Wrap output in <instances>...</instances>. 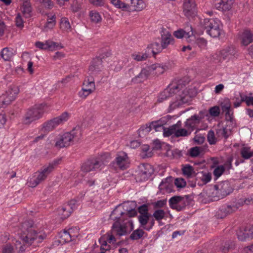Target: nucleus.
<instances>
[{"instance_id":"28","label":"nucleus","mask_w":253,"mask_h":253,"mask_svg":"<svg viewBox=\"0 0 253 253\" xmlns=\"http://www.w3.org/2000/svg\"><path fill=\"white\" fill-rule=\"evenodd\" d=\"M234 0H220L216 4V7L222 11H228L231 8Z\"/></svg>"},{"instance_id":"47","label":"nucleus","mask_w":253,"mask_h":253,"mask_svg":"<svg viewBox=\"0 0 253 253\" xmlns=\"http://www.w3.org/2000/svg\"><path fill=\"white\" fill-rule=\"evenodd\" d=\"M165 211L163 210H157L154 212L153 216L156 220L160 221L165 217Z\"/></svg>"},{"instance_id":"25","label":"nucleus","mask_w":253,"mask_h":253,"mask_svg":"<svg viewBox=\"0 0 253 253\" xmlns=\"http://www.w3.org/2000/svg\"><path fill=\"white\" fill-rule=\"evenodd\" d=\"M22 5L21 7V12L26 18L32 16L33 8L29 0H22Z\"/></svg>"},{"instance_id":"24","label":"nucleus","mask_w":253,"mask_h":253,"mask_svg":"<svg viewBox=\"0 0 253 253\" xmlns=\"http://www.w3.org/2000/svg\"><path fill=\"white\" fill-rule=\"evenodd\" d=\"M112 231L113 233L119 236L125 235L127 233L126 227L125 224H121L120 221H116L113 224Z\"/></svg>"},{"instance_id":"5","label":"nucleus","mask_w":253,"mask_h":253,"mask_svg":"<svg viewBox=\"0 0 253 253\" xmlns=\"http://www.w3.org/2000/svg\"><path fill=\"white\" fill-rule=\"evenodd\" d=\"M203 26L206 32L211 37L217 38L221 33V24L217 19L205 18Z\"/></svg>"},{"instance_id":"33","label":"nucleus","mask_w":253,"mask_h":253,"mask_svg":"<svg viewBox=\"0 0 253 253\" xmlns=\"http://www.w3.org/2000/svg\"><path fill=\"white\" fill-rule=\"evenodd\" d=\"M47 19L45 25L44 26L43 30L47 31L48 29H52L56 24V16L55 15H51L47 14Z\"/></svg>"},{"instance_id":"15","label":"nucleus","mask_w":253,"mask_h":253,"mask_svg":"<svg viewBox=\"0 0 253 253\" xmlns=\"http://www.w3.org/2000/svg\"><path fill=\"white\" fill-rule=\"evenodd\" d=\"M204 118V115L203 112L201 111L199 115H194L187 119L184 123V126L192 132L196 128Z\"/></svg>"},{"instance_id":"49","label":"nucleus","mask_w":253,"mask_h":253,"mask_svg":"<svg viewBox=\"0 0 253 253\" xmlns=\"http://www.w3.org/2000/svg\"><path fill=\"white\" fill-rule=\"evenodd\" d=\"M77 204V201L75 199L71 200L68 204L65 205L61 208V210L65 211L66 210H69V209L73 211L76 208Z\"/></svg>"},{"instance_id":"48","label":"nucleus","mask_w":253,"mask_h":253,"mask_svg":"<svg viewBox=\"0 0 253 253\" xmlns=\"http://www.w3.org/2000/svg\"><path fill=\"white\" fill-rule=\"evenodd\" d=\"M60 26V28L63 31H67L71 28L70 23L66 18H62L61 19Z\"/></svg>"},{"instance_id":"9","label":"nucleus","mask_w":253,"mask_h":253,"mask_svg":"<svg viewBox=\"0 0 253 253\" xmlns=\"http://www.w3.org/2000/svg\"><path fill=\"white\" fill-rule=\"evenodd\" d=\"M78 139L75 130H73L60 135L56 141L55 146L59 148L66 147L73 144L74 141Z\"/></svg>"},{"instance_id":"14","label":"nucleus","mask_w":253,"mask_h":253,"mask_svg":"<svg viewBox=\"0 0 253 253\" xmlns=\"http://www.w3.org/2000/svg\"><path fill=\"white\" fill-rule=\"evenodd\" d=\"M113 164L116 165L121 169H126L129 165V159L127 154L124 152L118 153Z\"/></svg>"},{"instance_id":"57","label":"nucleus","mask_w":253,"mask_h":253,"mask_svg":"<svg viewBox=\"0 0 253 253\" xmlns=\"http://www.w3.org/2000/svg\"><path fill=\"white\" fill-rule=\"evenodd\" d=\"M139 215L148 214V206L147 204H143L138 208Z\"/></svg>"},{"instance_id":"29","label":"nucleus","mask_w":253,"mask_h":253,"mask_svg":"<svg viewBox=\"0 0 253 253\" xmlns=\"http://www.w3.org/2000/svg\"><path fill=\"white\" fill-rule=\"evenodd\" d=\"M15 52L12 48L4 47L0 52V56L4 61H9L14 55Z\"/></svg>"},{"instance_id":"23","label":"nucleus","mask_w":253,"mask_h":253,"mask_svg":"<svg viewBox=\"0 0 253 253\" xmlns=\"http://www.w3.org/2000/svg\"><path fill=\"white\" fill-rule=\"evenodd\" d=\"M235 53V49L233 46H227L220 51L219 56L223 60H229Z\"/></svg>"},{"instance_id":"26","label":"nucleus","mask_w":253,"mask_h":253,"mask_svg":"<svg viewBox=\"0 0 253 253\" xmlns=\"http://www.w3.org/2000/svg\"><path fill=\"white\" fill-rule=\"evenodd\" d=\"M35 45L37 47L43 50H54L56 48H58L59 45L58 43L50 41H46L45 43L37 42Z\"/></svg>"},{"instance_id":"2","label":"nucleus","mask_w":253,"mask_h":253,"mask_svg":"<svg viewBox=\"0 0 253 253\" xmlns=\"http://www.w3.org/2000/svg\"><path fill=\"white\" fill-rule=\"evenodd\" d=\"M59 161H54L48 166H44L41 169L35 172L33 176L28 181L31 187H35L41 182L44 181L47 176L53 170L55 167L58 164Z\"/></svg>"},{"instance_id":"38","label":"nucleus","mask_w":253,"mask_h":253,"mask_svg":"<svg viewBox=\"0 0 253 253\" xmlns=\"http://www.w3.org/2000/svg\"><path fill=\"white\" fill-rule=\"evenodd\" d=\"M145 232L141 229L134 230L130 235V239L132 240H137L141 239L145 234Z\"/></svg>"},{"instance_id":"56","label":"nucleus","mask_w":253,"mask_h":253,"mask_svg":"<svg viewBox=\"0 0 253 253\" xmlns=\"http://www.w3.org/2000/svg\"><path fill=\"white\" fill-rule=\"evenodd\" d=\"M225 170V168L223 166H218L213 170V174L216 177L218 178L222 175Z\"/></svg>"},{"instance_id":"21","label":"nucleus","mask_w":253,"mask_h":253,"mask_svg":"<svg viewBox=\"0 0 253 253\" xmlns=\"http://www.w3.org/2000/svg\"><path fill=\"white\" fill-rule=\"evenodd\" d=\"M102 61L99 57L94 58L89 67V72L92 75L98 74L102 68Z\"/></svg>"},{"instance_id":"43","label":"nucleus","mask_w":253,"mask_h":253,"mask_svg":"<svg viewBox=\"0 0 253 253\" xmlns=\"http://www.w3.org/2000/svg\"><path fill=\"white\" fill-rule=\"evenodd\" d=\"M60 238L61 243H68L72 241L71 236L67 231H64L61 233Z\"/></svg>"},{"instance_id":"62","label":"nucleus","mask_w":253,"mask_h":253,"mask_svg":"<svg viewBox=\"0 0 253 253\" xmlns=\"http://www.w3.org/2000/svg\"><path fill=\"white\" fill-rule=\"evenodd\" d=\"M167 200H161L157 201V202L153 203V206L154 208H161L164 207L165 205H166Z\"/></svg>"},{"instance_id":"18","label":"nucleus","mask_w":253,"mask_h":253,"mask_svg":"<svg viewBox=\"0 0 253 253\" xmlns=\"http://www.w3.org/2000/svg\"><path fill=\"white\" fill-rule=\"evenodd\" d=\"M151 75L149 67H146L142 69L139 74L131 79V82L133 84L143 83L147 80Z\"/></svg>"},{"instance_id":"53","label":"nucleus","mask_w":253,"mask_h":253,"mask_svg":"<svg viewBox=\"0 0 253 253\" xmlns=\"http://www.w3.org/2000/svg\"><path fill=\"white\" fill-rule=\"evenodd\" d=\"M207 138L208 142L210 144H214L216 143V141L214 136V132L213 130L211 129L210 131H209L207 135Z\"/></svg>"},{"instance_id":"60","label":"nucleus","mask_w":253,"mask_h":253,"mask_svg":"<svg viewBox=\"0 0 253 253\" xmlns=\"http://www.w3.org/2000/svg\"><path fill=\"white\" fill-rule=\"evenodd\" d=\"M15 24L17 27L23 28V21L20 13H18L15 18Z\"/></svg>"},{"instance_id":"37","label":"nucleus","mask_w":253,"mask_h":253,"mask_svg":"<svg viewBox=\"0 0 253 253\" xmlns=\"http://www.w3.org/2000/svg\"><path fill=\"white\" fill-rule=\"evenodd\" d=\"M151 130V125L150 124H147L145 126H141L138 130V135L141 137H143L148 134Z\"/></svg>"},{"instance_id":"51","label":"nucleus","mask_w":253,"mask_h":253,"mask_svg":"<svg viewBox=\"0 0 253 253\" xmlns=\"http://www.w3.org/2000/svg\"><path fill=\"white\" fill-rule=\"evenodd\" d=\"M14 249L12 245L6 244L3 245L1 249V253H14Z\"/></svg>"},{"instance_id":"3","label":"nucleus","mask_w":253,"mask_h":253,"mask_svg":"<svg viewBox=\"0 0 253 253\" xmlns=\"http://www.w3.org/2000/svg\"><path fill=\"white\" fill-rule=\"evenodd\" d=\"M45 237L44 234H42L40 231L38 232L34 227L28 228L27 233L22 235L21 238L25 244L20 247L19 252L22 253L24 252L25 246L32 245L35 240H36L38 243L42 242Z\"/></svg>"},{"instance_id":"12","label":"nucleus","mask_w":253,"mask_h":253,"mask_svg":"<svg viewBox=\"0 0 253 253\" xmlns=\"http://www.w3.org/2000/svg\"><path fill=\"white\" fill-rule=\"evenodd\" d=\"M214 187L215 190V194H216L217 200L223 198L233 191L229 182L227 181L221 182L217 185H215Z\"/></svg>"},{"instance_id":"45","label":"nucleus","mask_w":253,"mask_h":253,"mask_svg":"<svg viewBox=\"0 0 253 253\" xmlns=\"http://www.w3.org/2000/svg\"><path fill=\"white\" fill-rule=\"evenodd\" d=\"M191 132L187 128H179L175 134V137L187 136L191 134Z\"/></svg>"},{"instance_id":"8","label":"nucleus","mask_w":253,"mask_h":253,"mask_svg":"<svg viewBox=\"0 0 253 253\" xmlns=\"http://www.w3.org/2000/svg\"><path fill=\"white\" fill-rule=\"evenodd\" d=\"M19 89L17 86H10L6 92L0 96V107L5 108L10 104L16 98L19 93Z\"/></svg>"},{"instance_id":"54","label":"nucleus","mask_w":253,"mask_h":253,"mask_svg":"<svg viewBox=\"0 0 253 253\" xmlns=\"http://www.w3.org/2000/svg\"><path fill=\"white\" fill-rule=\"evenodd\" d=\"M94 89L89 88H83L82 90L79 92V95L83 98H86L89 94L91 93Z\"/></svg>"},{"instance_id":"55","label":"nucleus","mask_w":253,"mask_h":253,"mask_svg":"<svg viewBox=\"0 0 253 253\" xmlns=\"http://www.w3.org/2000/svg\"><path fill=\"white\" fill-rule=\"evenodd\" d=\"M220 109L217 106L211 107L209 109V113L212 117H218L220 114Z\"/></svg>"},{"instance_id":"17","label":"nucleus","mask_w":253,"mask_h":253,"mask_svg":"<svg viewBox=\"0 0 253 253\" xmlns=\"http://www.w3.org/2000/svg\"><path fill=\"white\" fill-rule=\"evenodd\" d=\"M183 12L187 17L193 16L196 12L195 0H184Z\"/></svg>"},{"instance_id":"1","label":"nucleus","mask_w":253,"mask_h":253,"mask_svg":"<svg viewBox=\"0 0 253 253\" xmlns=\"http://www.w3.org/2000/svg\"><path fill=\"white\" fill-rule=\"evenodd\" d=\"M195 33L191 25L187 24L183 29L174 31L173 35L177 39L184 38L188 42H194L200 48H205L207 45V41L201 38L196 39Z\"/></svg>"},{"instance_id":"44","label":"nucleus","mask_w":253,"mask_h":253,"mask_svg":"<svg viewBox=\"0 0 253 253\" xmlns=\"http://www.w3.org/2000/svg\"><path fill=\"white\" fill-rule=\"evenodd\" d=\"M141 156L143 158H149L152 156L153 153L151 151H150V147L149 145H143L141 147Z\"/></svg>"},{"instance_id":"50","label":"nucleus","mask_w":253,"mask_h":253,"mask_svg":"<svg viewBox=\"0 0 253 253\" xmlns=\"http://www.w3.org/2000/svg\"><path fill=\"white\" fill-rule=\"evenodd\" d=\"M150 125H151L152 128H153L156 131H161L164 127L160 121L152 122Z\"/></svg>"},{"instance_id":"27","label":"nucleus","mask_w":253,"mask_h":253,"mask_svg":"<svg viewBox=\"0 0 253 253\" xmlns=\"http://www.w3.org/2000/svg\"><path fill=\"white\" fill-rule=\"evenodd\" d=\"M253 33L249 30H245L241 35L242 43L243 45L247 46L253 42Z\"/></svg>"},{"instance_id":"63","label":"nucleus","mask_w":253,"mask_h":253,"mask_svg":"<svg viewBox=\"0 0 253 253\" xmlns=\"http://www.w3.org/2000/svg\"><path fill=\"white\" fill-rule=\"evenodd\" d=\"M225 113V119L227 122L233 123L234 119L233 117V113L232 110L226 112Z\"/></svg>"},{"instance_id":"20","label":"nucleus","mask_w":253,"mask_h":253,"mask_svg":"<svg viewBox=\"0 0 253 253\" xmlns=\"http://www.w3.org/2000/svg\"><path fill=\"white\" fill-rule=\"evenodd\" d=\"M154 170L151 165L148 164H143L139 166L140 176L144 179H147L153 173Z\"/></svg>"},{"instance_id":"16","label":"nucleus","mask_w":253,"mask_h":253,"mask_svg":"<svg viewBox=\"0 0 253 253\" xmlns=\"http://www.w3.org/2000/svg\"><path fill=\"white\" fill-rule=\"evenodd\" d=\"M239 208L237 204L234 205H224L222 206L216 212V216L217 218H223L227 215L235 211Z\"/></svg>"},{"instance_id":"32","label":"nucleus","mask_w":253,"mask_h":253,"mask_svg":"<svg viewBox=\"0 0 253 253\" xmlns=\"http://www.w3.org/2000/svg\"><path fill=\"white\" fill-rule=\"evenodd\" d=\"M148 67L151 75L158 76L163 74L165 71V68L159 64H153Z\"/></svg>"},{"instance_id":"58","label":"nucleus","mask_w":253,"mask_h":253,"mask_svg":"<svg viewBox=\"0 0 253 253\" xmlns=\"http://www.w3.org/2000/svg\"><path fill=\"white\" fill-rule=\"evenodd\" d=\"M84 85H86L87 88H92L93 89H95V84L94 80L92 78H87V79H85L84 81Z\"/></svg>"},{"instance_id":"52","label":"nucleus","mask_w":253,"mask_h":253,"mask_svg":"<svg viewBox=\"0 0 253 253\" xmlns=\"http://www.w3.org/2000/svg\"><path fill=\"white\" fill-rule=\"evenodd\" d=\"M241 101L245 102L248 106H253V97L240 94Z\"/></svg>"},{"instance_id":"19","label":"nucleus","mask_w":253,"mask_h":253,"mask_svg":"<svg viewBox=\"0 0 253 253\" xmlns=\"http://www.w3.org/2000/svg\"><path fill=\"white\" fill-rule=\"evenodd\" d=\"M237 235L239 240L245 241L248 238H253V226H247L243 229H240L237 232Z\"/></svg>"},{"instance_id":"42","label":"nucleus","mask_w":253,"mask_h":253,"mask_svg":"<svg viewBox=\"0 0 253 253\" xmlns=\"http://www.w3.org/2000/svg\"><path fill=\"white\" fill-rule=\"evenodd\" d=\"M89 17L92 22L97 23L101 21V17L99 13L95 11H91L89 12Z\"/></svg>"},{"instance_id":"40","label":"nucleus","mask_w":253,"mask_h":253,"mask_svg":"<svg viewBox=\"0 0 253 253\" xmlns=\"http://www.w3.org/2000/svg\"><path fill=\"white\" fill-rule=\"evenodd\" d=\"M133 59L137 61H142L145 60L147 59L149 54L146 51L145 53L138 52L137 53H133L131 55Z\"/></svg>"},{"instance_id":"31","label":"nucleus","mask_w":253,"mask_h":253,"mask_svg":"<svg viewBox=\"0 0 253 253\" xmlns=\"http://www.w3.org/2000/svg\"><path fill=\"white\" fill-rule=\"evenodd\" d=\"M179 101L178 102H173L169 105V108L173 109L176 106L180 105L181 103H185L188 102L189 100V96L184 92H182L181 94L179 95L178 98L177 99Z\"/></svg>"},{"instance_id":"11","label":"nucleus","mask_w":253,"mask_h":253,"mask_svg":"<svg viewBox=\"0 0 253 253\" xmlns=\"http://www.w3.org/2000/svg\"><path fill=\"white\" fill-rule=\"evenodd\" d=\"M69 114L65 112L59 116L44 123L43 125V128L48 131L52 130L58 125L66 122L69 119Z\"/></svg>"},{"instance_id":"59","label":"nucleus","mask_w":253,"mask_h":253,"mask_svg":"<svg viewBox=\"0 0 253 253\" xmlns=\"http://www.w3.org/2000/svg\"><path fill=\"white\" fill-rule=\"evenodd\" d=\"M231 104L229 100L225 101L224 102L221 104L222 111L226 112L231 110Z\"/></svg>"},{"instance_id":"64","label":"nucleus","mask_w":253,"mask_h":253,"mask_svg":"<svg viewBox=\"0 0 253 253\" xmlns=\"http://www.w3.org/2000/svg\"><path fill=\"white\" fill-rule=\"evenodd\" d=\"M200 154V150L198 147H194L190 149V155L192 157H195Z\"/></svg>"},{"instance_id":"4","label":"nucleus","mask_w":253,"mask_h":253,"mask_svg":"<svg viewBox=\"0 0 253 253\" xmlns=\"http://www.w3.org/2000/svg\"><path fill=\"white\" fill-rule=\"evenodd\" d=\"M44 107L45 106L41 104L35 105L28 109L23 117L22 123L25 125H29L40 119L45 112Z\"/></svg>"},{"instance_id":"22","label":"nucleus","mask_w":253,"mask_h":253,"mask_svg":"<svg viewBox=\"0 0 253 253\" xmlns=\"http://www.w3.org/2000/svg\"><path fill=\"white\" fill-rule=\"evenodd\" d=\"M161 43L163 48H167L169 45L174 43V39L168 31L162 30L161 33Z\"/></svg>"},{"instance_id":"61","label":"nucleus","mask_w":253,"mask_h":253,"mask_svg":"<svg viewBox=\"0 0 253 253\" xmlns=\"http://www.w3.org/2000/svg\"><path fill=\"white\" fill-rule=\"evenodd\" d=\"M174 184L178 188H183L186 185V182L183 178H176L174 181Z\"/></svg>"},{"instance_id":"46","label":"nucleus","mask_w":253,"mask_h":253,"mask_svg":"<svg viewBox=\"0 0 253 253\" xmlns=\"http://www.w3.org/2000/svg\"><path fill=\"white\" fill-rule=\"evenodd\" d=\"M151 216L150 214L139 215L138 217V220L143 227H145V226L148 223V221Z\"/></svg>"},{"instance_id":"39","label":"nucleus","mask_w":253,"mask_h":253,"mask_svg":"<svg viewBox=\"0 0 253 253\" xmlns=\"http://www.w3.org/2000/svg\"><path fill=\"white\" fill-rule=\"evenodd\" d=\"M241 155L245 159H249L253 156V151H251L250 147H244L241 149Z\"/></svg>"},{"instance_id":"10","label":"nucleus","mask_w":253,"mask_h":253,"mask_svg":"<svg viewBox=\"0 0 253 253\" xmlns=\"http://www.w3.org/2000/svg\"><path fill=\"white\" fill-rule=\"evenodd\" d=\"M120 205H119L112 211L110 215L112 219L116 221L125 220L127 217H131L136 215L137 211L134 209L128 210L127 212H124L119 208Z\"/></svg>"},{"instance_id":"7","label":"nucleus","mask_w":253,"mask_h":253,"mask_svg":"<svg viewBox=\"0 0 253 253\" xmlns=\"http://www.w3.org/2000/svg\"><path fill=\"white\" fill-rule=\"evenodd\" d=\"M191 201L189 195H185L183 197L174 196L169 200V207L173 210L181 211L184 210L186 206L189 205Z\"/></svg>"},{"instance_id":"36","label":"nucleus","mask_w":253,"mask_h":253,"mask_svg":"<svg viewBox=\"0 0 253 253\" xmlns=\"http://www.w3.org/2000/svg\"><path fill=\"white\" fill-rule=\"evenodd\" d=\"M196 177L200 178L204 183L210 182L211 179V174L210 172L200 171L196 173Z\"/></svg>"},{"instance_id":"30","label":"nucleus","mask_w":253,"mask_h":253,"mask_svg":"<svg viewBox=\"0 0 253 253\" xmlns=\"http://www.w3.org/2000/svg\"><path fill=\"white\" fill-rule=\"evenodd\" d=\"M129 0L130 9L132 11H141L145 7V4L142 0Z\"/></svg>"},{"instance_id":"34","label":"nucleus","mask_w":253,"mask_h":253,"mask_svg":"<svg viewBox=\"0 0 253 253\" xmlns=\"http://www.w3.org/2000/svg\"><path fill=\"white\" fill-rule=\"evenodd\" d=\"M182 171L183 175L187 178L196 177L197 173L194 170L193 167L189 165L184 166L182 169Z\"/></svg>"},{"instance_id":"41","label":"nucleus","mask_w":253,"mask_h":253,"mask_svg":"<svg viewBox=\"0 0 253 253\" xmlns=\"http://www.w3.org/2000/svg\"><path fill=\"white\" fill-rule=\"evenodd\" d=\"M253 203V194L247 198L245 199H240L238 200V202L236 204H237V206H242L244 205H250Z\"/></svg>"},{"instance_id":"6","label":"nucleus","mask_w":253,"mask_h":253,"mask_svg":"<svg viewBox=\"0 0 253 253\" xmlns=\"http://www.w3.org/2000/svg\"><path fill=\"white\" fill-rule=\"evenodd\" d=\"M105 156V155L88 159L82 164V171L84 172H88L101 169L105 165L104 160Z\"/></svg>"},{"instance_id":"13","label":"nucleus","mask_w":253,"mask_h":253,"mask_svg":"<svg viewBox=\"0 0 253 253\" xmlns=\"http://www.w3.org/2000/svg\"><path fill=\"white\" fill-rule=\"evenodd\" d=\"M182 85L178 84L176 83L170 84L163 92H162L158 96V101L162 102L169 97L172 96L177 92Z\"/></svg>"},{"instance_id":"35","label":"nucleus","mask_w":253,"mask_h":253,"mask_svg":"<svg viewBox=\"0 0 253 253\" xmlns=\"http://www.w3.org/2000/svg\"><path fill=\"white\" fill-rule=\"evenodd\" d=\"M163 49L165 48L162 46V43L160 44L159 43L156 42L148 46L147 51L149 52L150 50L154 55H156L160 52Z\"/></svg>"}]
</instances>
